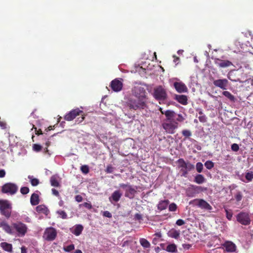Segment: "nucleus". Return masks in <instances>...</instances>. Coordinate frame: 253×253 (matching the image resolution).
<instances>
[{
    "mask_svg": "<svg viewBox=\"0 0 253 253\" xmlns=\"http://www.w3.org/2000/svg\"><path fill=\"white\" fill-rule=\"evenodd\" d=\"M29 178L30 179V182L32 186H37L40 182L38 179L36 178H31L29 176Z\"/></svg>",
    "mask_w": 253,
    "mask_h": 253,
    "instance_id": "nucleus-38",
    "label": "nucleus"
},
{
    "mask_svg": "<svg viewBox=\"0 0 253 253\" xmlns=\"http://www.w3.org/2000/svg\"><path fill=\"white\" fill-rule=\"evenodd\" d=\"M196 170L198 172H202L203 169V165L201 162H198L197 163L196 166Z\"/></svg>",
    "mask_w": 253,
    "mask_h": 253,
    "instance_id": "nucleus-42",
    "label": "nucleus"
},
{
    "mask_svg": "<svg viewBox=\"0 0 253 253\" xmlns=\"http://www.w3.org/2000/svg\"><path fill=\"white\" fill-rule=\"evenodd\" d=\"M173 57L174 58L173 61L175 63H176L177 61H178L179 60V57H177L175 55H173Z\"/></svg>",
    "mask_w": 253,
    "mask_h": 253,
    "instance_id": "nucleus-63",
    "label": "nucleus"
},
{
    "mask_svg": "<svg viewBox=\"0 0 253 253\" xmlns=\"http://www.w3.org/2000/svg\"><path fill=\"white\" fill-rule=\"evenodd\" d=\"M136 192L135 189L133 188L131 185H130L129 187L126 190L125 196L130 198H133Z\"/></svg>",
    "mask_w": 253,
    "mask_h": 253,
    "instance_id": "nucleus-24",
    "label": "nucleus"
},
{
    "mask_svg": "<svg viewBox=\"0 0 253 253\" xmlns=\"http://www.w3.org/2000/svg\"><path fill=\"white\" fill-rule=\"evenodd\" d=\"M135 218L138 220H140L142 219V216L139 213H136L135 214Z\"/></svg>",
    "mask_w": 253,
    "mask_h": 253,
    "instance_id": "nucleus-61",
    "label": "nucleus"
},
{
    "mask_svg": "<svg viewBox=\"0 0 253 253\" xmlns=\"http://www.w3.org/2000/svg\"><path fill=\"white\" fill-rule=\"evenodd\" d=\"M169 200L161 201L158 205V209L160 211L165 210L169 204Z\"/></svg>",
    "mask_w": 253,
    "mask_h": 253,
    "instance_id": "nucleus-27",
    "label": "nucleus"
},
{
    "mask_svg": "<svg viewBox=\"0 0 253 253\" xmlns=\"http://www.w3.org/2000/svg\"><path fill=\"white\" fill-rule=\"evenodd\" d=\"M132 94L136 98L147 99V93L144 87L136 85L132 89Z\"/></svg>",
    "mask_w": 253,
    "mask_h": 253,
    "instance_id": "nucleus-8",
    "label": "nucleus"
},
{
    "mask_svg": "<svg viewBox=\"0 0 253 253\" xmlns=\"http://www.w3.org/2000/svg\"><path fill=\"white\" fill-rule=\"evenodd\" d=\"M235 198L237 202H240L242 200L243 198V195L241 192H238L235 195Z\"/></svg>",
    "mask_w": 253,
    "mask_h": 253,
    "instance_id": "nucleus-44",
    "label": "nucleus"
},
{
    "mask_svg": "<svg viewBox=\"0 0 253 253\" xmlns=\"http://www.w3.org/2000/svg\"><path fill=\"white\" fill-rule=\"evenodd\" d=\"M35 129V131H36V135H40V134H42V131L41 129H39L38 130H37V127L35 126L34 125H33V128L32 129Z\"/></svg>",
    "mask_w": 253,
    "mask_h": 253,
    "instance_id": "nucleus-53",
    "label": "nucleus"
},
{
    "mask_svg": "<svg viewBox=\"0 0 253 253\" xmlns=\"http://www.w3.org/2000/svg\"><path fill=\"white\" fill-rule=\"evenodd\" d=\"M214 166V164L211 161H207V169H211Z\"/></svg>",
    "mask_w": 253,
    "mask_h": 253,
    "instance_id": "nucleus-48",
    "label": "nucleus"
},
{
    "mask_svg": "<svg viewBox=\"0 0 253 253\" xmlns=\"http://www.w3.org/2000/svg\"><path fill=\"white\" fill-rule=\"evenodd\" d=\"M0 213L9 218L11 213V205L7 200H0Z\"/></svg>",
    "mask_w": 253,
    "mask_h": 253,
    "instance_id": "nucleus-7",
    "label": "nucleus"
},
{
    "mask_svg": "<svg viewBox=\"0 0 253 253\" xmlns=\"http://www.w3.org/2000/svg\"><path fill=\"white\" fill-rule=\"evenodd\" d=\"M199 227L201 230H206V226L204 224V223L201 221H199Z\"/></svg>",
    "mask_w": 253,
    "mask_h": 253,
    "instance_id": "nucleus-51",
    "label": "nucleus"
},
{
    "mask_svg": "<svg viewBox=\"0 0 253 253\" xmlns=\"http://www.w3.org/2000/svg\"><path fill=\"white\" fill-rule=\"evenodd\" d=\"M232 65V62L228 60H221L220 62L219 63V66L222 68L229 67Z\"/></svg>",
    "mask_w": 253,
    "mask_h": 253,
    "instance_id": "nucleus-31",
    "label": "nucleus"
},
{
    "mask_svg": "<svg viewBox=\"0 0 253 253\" xmlns=\"http://www.w3.org/2000/svg\"><path fill=\"white\" fill-rule=\"evenodd\" d=\"M103 215L105 217H107L108 218H111L112 216L111 213H110L109 211H104L103 212Z\"/></svg>",
    "mask_w": 253,
    "mask_h": 253,
    "instance_id": "nucleus-50",
    "label": "nucleus"
},
{
    "mask_svg": "<svg viewBox=\"0 0 253 253\" xmlns=\"http://www.w3.org/2000/svg\"><path fill=\"white\" fill-rule=\"evenodd\" d=\"M6 174L5 171L4 169H0V178H3Z\"/></svg>",
    "mask_w": 253,
    "mask_h": 253,
    "instance_id": "nucleus-58",
    "label": "nucleus"
},
{
    "mask_svg": "<svg viewBox=\"0 0 253 253\" xmlns=\"http://www.w3.org/2000/svg\"><path fill=\"white\" fill-rule=\"evenodd\" d=\"M194 205L201 208H206V201L202 199H196L194 200Z\"/></svg>",
    "mask_w": 253,
    "mask_h": 253,
    "instance_id": "nucleus-28",
    "label": "nucleus"
},
{
    "mask_svg": "<svg viewBox=\"0 0 253 253\" xmlns=\"http://www.w3.org/2000/svg\"><path fill=\"white\" fill-rule=\"evenodd\" d=\"M18 190V186L14 183H6L1 187V192L10 195L15 194Z\"/></svg>",
    "mask_w": 253,
    "mask_h": 253,
    "instance_id": "nucleus-10",
    "label": "nucleus"
},
{
    "mask_svg": "<svg viewBox=\"0 0 253 253\" xmlns=\"http://www.w3.org/2000/svg\"><path fill=\"white\" fill-rule=\"evenodd\" d=\"M33 148L34 151L39 152L42 150V147L40 144H35L33 145Z\"/></svg>",
    "mask_w": 253,
    "mask_h": 253,
    "instance_id": "nucleus-46",
    "label": "nucleus"
},
{
    "mask_svg": "<svg viewBox=\"0 0 253 253\" xmlns=\"http://www.w3.org/2000/svg\"><path fill=\"white\" fill-rule=\"evenodd\" d=\"M159 110L162 114H164L165 115L166 118L168 120H170L173 117H175L176 116V113L172 110H168L167 111H164L161 107H160Z\"/></svg>",
    "mask_w": 253,
    "mask_h": 253,
    "instance_id": "nucleus-16",
    "label": "nucleus"
},
{
    "mask_svg": "<svg viewBox=\"0 0 253 253\" xmlns=\"http://www.w3.org/2000/svg\"><path fill=\"white\" fill-rule=\"evenodd\" d=\"M178 167L180 169V171L181 172V175L184 177H187L189 171L193 170L195 169V166L189 161H185L183 159L180 158L177 161Z\"/></svg>",
    "mask_w": 253,
    "mask_h": 253,
    "instance_id": "nucleus-3",
    "label": "nucleus"
},
{
    "mask_svg": "<svg viewBox=\"0 0 253 253\" xmlns=\"http://www.w3.org/2000/svg\"><path fill=\"white\" fill-rule=\"evenodd\" d=\"M182 135L186 138L190 137L192 135V133L190 130L188 129H184L181 132Z\"/></svg>",
    "mask_w": 253,
    "mask_h": 253,
    "instance_id": "nucleus-37",
    "label": "nucleus"
},
{
    "mask_svg": "<svg viewBox=\"0 0 253 253\" xmlns=\"http://www.w3.org/2000/svg\"><path fill=\"white\" fill-rule=\"evenodd\" d=\"M225 250L229 252H233L236 250L235 245L230 241H227L223 244Z\"/></svg>",
    "mask_w": 253,
    "mask_h": 253,
    "instance_id": "nucleus-19",
    "label": "nucleus"
},
{
    "mask_svg": "<svg viewBox=\"0 0 253 253\" xmlns=\"http://www.w3.org/2000/svg\"><path fill=\"white\" fill-rule=\"evenodd\" d=\"M50 184L52 186L58 187L60 186V183L58 180V177L56 175H53L50 178Z\"/></svg>",
    "mask_w": 253,
    "mask_h": 253,
    "instance_id": "nucleus-23",
    "label": "nucleus"
},
{
    "mask_svg": "<svg viewBox=\"0 0 253 253\" xmlns=\"http://www.w3.org/2000/svg\"><path fill=\"white\" fill-rule=\"evenodd\" d=\"M213 84L222 89H226L228 85V81L227 79H218L213 81Z\"/></svg>",
    "mask_w": 253,
    "mask_h": 253,
    "instance_id": "nucleus-14",
    "label": "nucleus"
},
{
    "mask_svg": "<svg viewBox=\"0 0 253 253\" xmlns=\"http://www.w3.org/2000/svg\"><path fill=\"white\" fill-rule=\"evenodd\" d=\"M114 169V167H113L111 165H109L107 166L106 169H105V172L107 173H111L113 172Z\"/></svg>",
    "mask_w": 253,
    "mask_h": 253,
    "instance_id": "nucleus-40",
    "label": "nucleus"
},
{
    "mask_svg": "<svg viewBox=\"0 0 253 253\" xmlns=\"http://www.w3.org/2000/svg\"><path fill=\"white\" fill-rule=\"evenodd\" d=\"M0 247L5 251L9 253L12 252V245L11 244L6 242H2L0 243Z\"/></svg>",
    "mask_w": 253,
    "mask_h": 253,
    "instance_id": "nucleus-26",
    "label": "nucleus"
},
{
    "mask_svg": "<svg viewBox=\"0 0 253 253\" xmlns=\"http://www.w3.org/2000/svg\"><path fill=\"white\" fill-rule=\"evenodd\" d=\"M236 220L243 225H249L251 224V219L249 214L247 212L241 211L236 215Z\"/></svg>",
    "mask_w": 253,
    "mask_h": 253,
    "instance_id": "nucleus-9",
    "label": "nucleus"
},
{
    "mask_svg": "<svg viewBox=\"0 0 253 253\" xmlns=\"http://www.w3.org/2000/svg\"><path fill=\"white\" fill-rule=\"evenodd\" d=\"M245 178L248 182L252 181L253 179V171H250L246 173Z\"/></svg>",
    "mask_w": 253,
    "mask_h": 253,
    "instance_id": "nucleus-36",
    "label": "nucleus"
},
{
    "mask_svg": "<svg viewBox=\"0 0 253 253\" xmlns=\"http://www.w3.org/2000/svg\"><path fill=\"white\" fill-rule=\"evenodd\" d=\"M56 212L62 219H65L67 218V214L65 211L59 210L57 211Z\"/></svg>",
    "mask_w": 253,
    "mask_h": 253,
    "instance_id": "nucleus-34",
    "label": "nucleus"
},
{
    "mask_svg": "<svg viewBox=\"0 0 253 253\" xmlns=\"http://www.w3.org/2000/svg\"><path fill=\"white\" fill-rule=\"evenodd\" d=\"M231 149L234 152H237L239 150V145L236 143H234L231 145Z\"/></svg>",
    "mask_w": 253,
    "mask_h": 253,
    "instance_id": "nucleus-47",
    "label": "nucleus"
},
{
    "mask_svg": "<svg viewBox=\"0 0 253 253\" xmlns=\"http://www.w3.org/2000/svg\"><path fill=\"white\" fill-rule=\"evenodd\" d=\"M130 110H143L147 107V99L140 98H129L126 102Z\"/></svg>",
    "mask_w": 253,
    "mask_h": 253,
    "instance_id": "nucleus-2",
    "label": "nucleus"
},
{
    "mask_svg": "<svg viewBox=\"0 0 253 253\" xmlns=\"http://www.w3.org/2000/svg\"><path fill=\"white\" fill-rule=\"evenodd\" d=\"M81 170L84 174H87L89 172V168L87 165L82 166L81 168Z\"/></svg>",
    "mask_w": 253,
    "mask_h": 253,
    "instance_id": "nucleus-43",
    "label": "nucleus"
},
{
    "mask_svg": "<svg viewBox=\"0 0 253 253\" xmlns=\"http://www.w3.org/2000/svg\"><path fill=\"white\" fill-rule=\"evenodd\" d=\"M75 200L78 202H81L83 201V197L81 195H78L75 196Z\"/></svg>",
    "mask_w": 253,
    "mask_h": 253,
    "instance_id": "nucleus-55",
    "label": "nucleus"
},
{
    "mask_svg": "<svg viewBox=\"0 0 253 253\" xmlns=\"http://www.w3.org/2000/svg\"><path fill=\"white\" fill-rule=\"evenodd\" d=\"M45 146L46 147H45V152H48V149H47V148L50 145V142L47 140L46 142H45Z\"/></svg>",
    "mask_w": 253,
    "mask_h": 253,
    "instance_id": "nucleus-59",
    "label": "nucleus"
},
{
    "mask_svg": "<svg viewBox=\"0 0 253 253\" xmlns=\"http://www.w3.org/2000/svg\"><path fill=\"white\" fill-rule=\"evenodd\" d=\"M184 120L185 118L182 114H176L175 117H173L170 120L166 118L162 124V126L167 133L173 134L178 127V122L182 123Z\"/></svg>",
    "mask_w": 253,
    "mask_h": 253,
    "instance_id": "nucleus-1",
    "label": "nucleus"
},
{
    "mask_svg": "<svg viewBox=\"0 0 253 253\" xmlns=\"http://www.w3.org/2000/svg\"><path fill=\"white\" fill-rule=\"evenodd\" d=\"M182 246H183V247L184 248V249H190V248L191 246L189 244H183Z\"/></svg>",
    "mask_w": 253,
    "mask_h": 253,
    "instance_id": "nucleus-62",
    "label": "nucleus"
},
{
    "mask_svg": "<svg viewBox=\"0 0 253 253\" xmlns=\"http://www.w3.org/2000/svg\"><path fill=\"white\" fill-rule=\"evenodd\" d=\"M225 211L226 212V216L228 220H231L233 215V212L232 210L225 209Z\"/></svg>",
    "mask_w": 253,
    "mask_h": 253,
    "instance_id": "nucleus-35",
    "label": "nucleus"
},
{
    "mask_svg": "<svg viewBox=\"0 0 253 253\" xmlns=\"http://www.w3.org/2000/svg\"><path fill=\"white\" fill-rule=\"evenodd\" d=\"M207 211H209L210 212H214V211L212 210V208L207 203L206 206Z\"/></svg>",
    "mask_w": 253,
    "mask_h": 253,
    "instance_id": "nucleus-57",
    "label": "nucleus"
},
{
    "mask_svg": "<svg viewBox=\"0 0 253 253\" xmlns=\"http://www.w3.org/2000/svg\"><path fill=\"white\" fill-rule=\"evenodd\" d=\"M57 236V231L55 228L50 227L46 228L43 237L48 241H52L55 240Z\"/></svg>",
    "mask_w": 253,
    "mask_h": 253,
    "instance_id": "nucleus-11",
    "label": "nucleus"
},
{
    "mask_svg": "<svg viewBox=\"0 0 253 253\" xmlns=\"http://www.w3.org/2000/svg\"><path fill=\"white\" fill-rule=\"evenodd\" d=\"M174 99L182 105L187 104V97L185 95H175Z\"/></svg>",
    "mask_w": 253,
    "mask_h": 253,
    "instance_id": "nucleus-21",
    "label": "nucleus"
},
{
    "mask_svg": "<svg viewBox=\"0 0 253 253\" xmlns=\"http://www.w3.org/2000/svg\"><path fill=\"white\" fill-rule=\"evenodd\" d=\"M177 208V205L175 203H173L169 205V210L170 211H176Z\"/></svg>",
    "mask_w": 253,
    "mask_h": 253,
    "instance_id": "nucleus-41",
    "label": "nucleus"
},
{
    "mask_svg": "<svg viewBox=\"0 0 253 253\" xmlns=\"http://www.w3.org/2000/svg\"><path fill=\"white\" fill-rule=\"evenodd\" d=\"M166 251L169 253H175L177 251L176 246L174 244H169L167 247Z\"/></svg>",
    "mask_w": 253,
    "mask_h": 253,
    "instance_id": "nucleus-30",
    "label": "nucleus"
},
{
    "mask_svg": "<svg viewBox=\"0 0 253 253\" xmlns=\"http://www.w3.org/2000/svg\"><path fill=\"white\" fill-rule=\"evenodd\" d=\"M27 248L25 246H22L21 248V253H27Z\"/></svg>",
    "mask_w": 253,
    "mask_h": 253,
    "instance_id": "nucleus-60",
    "label": "nucleus"
},
{
    "mask_svg": "<svg viewBox=\"0 0 253 253\" xmlns=\"http://www.w3.org/2000/svg\"><path fill=\"white\" fill-rule=\"evenodd\" d=\"M110 86L113 91L118 92L122 89L123 83L121 81L116 79L111 82Z\"/></svg>",
    "mask_w": 253,
    "mask_h": 253,
    "instance_id": "nucleus-12",
    "label": "nucleus"
},
{
    "mask_svg": "<svg viewBox=\"0 0 253 253\" xmlns=\"http://www.w3.org/2000/svg\"><path fill=\"white\" fill-rule=\"evenodd\" d=\"M36 211L40 213H43L47 215L49 213V211L47 208L43 205H39L36 207Z\"/></svg>",
    "mask_w": 253,
    "mask_h": 253,
    "instance_id": "nucleus-20",
    "label": "nucleus"
},
{
    "mask_svg": "<svg viewBox=\"0 0 253 253\" xmlns=\"http://www.w3.org/2000/svg\"><path fill=\"white\" fill-rule=\"evenodd\" d=\"M122 196V193L120 191L116 190L112 194L109 199L111 203L113 202H117L120 200Z\"/></svg>",
    "mask_w": 253,
    "mask_h": 253,
    "instance_id": "nucleus-18",
    "label": "nucleus"
},
{
    "mask_svg": "<svg viewBox=\"0 0 253 253\" xmlns=\"http://www.w3.org/2000/svg\"><path fill=\"white\" fill-rule=\"evenodd\" d=\"M83 206L88 209H91L92 208V205L91 204L85 202L83 204Z\"/></svg>",
    "mask_w": 253,
    "mask_h": 253,
    "instance_id": "nucleus-56",
    "label": "nucleus"
},
{
    "mask_svg": "<svg viewBox=\"0 0 253 253\" xmlns=\"http://www.w3.org/2000/svg\"><path fill=\"white\" fill-rule=\"evenodd\" d=\"M204 177L201 174H198L195 177V182L198 184H201L204 182Z\"/></svg>",
    "mask_w": 253,
    "mask_h": 253,
    "instance_id": "nucleus-32",
    "label": "nucleus"
},
{
    "mask_svg": "<svg viewBox=\"0 0 253 253\" xmlns=\"http://www.w3.org/2000/svg\"><path fill=\"white\" fill-rule=\"evenodd\" d=\"M130 185L129 183L125 184V183H120L119 184V187L123 189L126 190V188H128Z\"/></svg>",
    "mask_w": 253,
    "mask_h": 253,
    "instance_id": "nucleus-49",
    "label": "nucleus"
},
{
    "mask_svg": "<svg viewBox=\"0 0 253 253\" xmlns=\"http://www.w3.org/2000/svg\"><path fill=\"white\" fill-rule=\"evenodd\" d=\"M185 223V221L183 220V219H178L176 222V224L178 225V226H181V225H184V224Z\"/></svg>",
    "mask_w": 253,
    "mask_h": 253,
    "instance_id": "nucleus-52",
    "label": "nucleus"
},
{
    "mask_svg": "<svg viewBox=\"0 0 253 253\" xmlns=\"http://www.w3.org/2000/svg\"><path fill=\"white\" fill-rule=\"evenodd\" d=\"M154 236H155L158 238H161L162 237V234L160 232L156 233L154 234Z\"/></svg>",
    "mask_w": 253,
    "mask_h": 253,
    "instance_id": "nucleus-64",
    "label": "nucleus"
},
{
    "mask_svg": "<svg viewBox=\"0 0 253 253\" xmlns=\"http://www.w3.org/2000/svg\"><path fill=\"white\" fill-rule=\"evenodd\" d=\"M29 192V189L27 187H22L20 189V192L23 195L27 194Z\"/></svg>",
    "mask_w": 253,
    "mask_h": 253,
    "instance_id": "nucleus-45",
    "label": "nucleus"
},
{
    "mask_svg": "<svg viewBox=\"0 0 253 253\" xmlns=\"http://www.w3.org/2000/svg\"><path fill=\"white\" fill-rule=\"evenodd\" d=\"M13 230L18 237H23L27 232V226L21 221H16L12 223Z\"/></svg>",
    "mask_w": 253,
    "mask_h": 253,
    "instance_id": "nucleus-4",
    "label": "nucleus"
},
{
    "mask_svg": "<svg viewBox=\"0 0 253 253\" xmlns=\"http://www.w3.org/2000/svg\"><path fill=\"white\" fill-rule=\"evenodd\" d=\"M173 86L176 91L178 93L187 92L188 91L186 85L181 82H174Z\"/></svg>",
    "mask_w": 253,
    "mask_h": 253,
    "instance_id": "nucleus-13",
    "label": "nucleus"
},
{
    "mask_svg": "<svg viewBox=\"0 0 253 253\" xmlns=\"http://www.w3.org/2000/svg\"><path fill=\"white\" fill-rule=\"evenodd\" d=\"M75 249V246L74 244H71L66 247H64L63 248V250L66 252H70L74 250Z\"/></svg>",
    "mask_w": 253,
    "mask_h": 253,
    "instance_id": "nucleus-39",
    "label": "nucleus"
},
{
    "mask_svg": "<svg viewBox=\"0 0 253 253\" xmlns=\"http://www.w3.org/2000/svg\"><path fill=\"white\" fill-rule=\"evenodd\" d=\"M168 235L170 238L178 239L180 236V231L172 228L168 232Z\"/></svg>",
    "mask_w": 253,
    "mask_h": 253,
    "instance_id": "nucleus-22",
    "label": "nucleus"
},
{
    "mask_svg": "<svg viewBox=\"0 0 253 253\" xmlns=\"http://www.w3.org/2000/svg\"><path fill=\"white\" fill-rule=\"evenodd\" d=\"M0 227L7 233L10 235H13L14 231L13 230L12 225L10 226L5 221L0 222Z\"/></svg>",
    "mask_w": 253,
    "mask_h": 253,
    "instance_id": "nucleus-15",
    "label": "nucleus"
},
{
    "mask_svg": "<svg viewBox=\"0 0 253 253\" xmlns=\"http://www.w3.org/2000/svg\"><path fill=\"white\" fill-rule=\"evenodd\" d=\"M81 115V117L78 118L77 121L79 123L82 122L84 119V117L83 115V111L80 110L79 108L73 109L67 113L64 116V119L67 121H71L73 120L77 116Z\"/></svg>",
    "mask_w": 253,
    "mask_h": 253,
    "instance_id": "nucleus-5",
    "label": "nucleus"
},
{
    "mask_svg": "<svg viewBox=\"0 0 253 253\" xmlns=\"http://www.w3.org/2000/svg\"><path fill=\"white\" fill-rule=\"evenodd\" d=\"M222 94L228 98L231 101H234L235 97L228 91H224Z\"/></svg>",
    "mask_w": 253,
    "mask_h": 253,
    "instance_id": "nucleus-33",
    "label": "nucleus"
},
{
    "mask_svg": "<svg viewBox=\"0 0 253 253\" xmlns=\"http://www.w3.org/2000/svg\"><path fill=\"white\" fill-rule=\"evenodd\" d=\"M51 192H52V194L53 195H54V196L58 197L60 196L58 191L57 190H56L55 189H54V188L52 189Z\"/></svg>",
    "mask_w": 253,
    "mask_h": 253,
    "instance_id": "nucleus-54",
    "label": "nucleus"
},
{
    "mask_svg": "<svg viewBox=\"0 0 253 253\" xmlns=\"http://www.w3.org/2000/svg\"><path fill=\"white\" fill-rule=\"evenodd\" d=\"M30 202L32 205L36 206L39 204L40 200L38 194L33 193L30 198Z\"/></svg>",
    "mask_w": 253,
    "mask_h": 253,
    "instance_id": "nucleus-25",
    "label": "nucleus"
},
{
    "mask_svg": "<svg viewBox=\"0 0 253 253\" xmlns=\"http://www.w3.org/2000/svg\"><path fill=\"white\" fill-rule=\"evenodd\" d=\"M139 242L144 248H149L150 247V243L146 239L140 238Z\"/></svg>",
    "mask_w": 253,
    "mask_h": 253,
    "instance_id": "nucleus-29",
    "label": "nucleus"
},
{
    "mask_svg": "<svg viewBox=\"0 0 253 253\" xmlns=\"http://www.w3.org/2000/svg\"><path fill=\"white\" fill-rule=\"evenodd\" d=\"M83 229L84 227L82 225L76 224L73 228H70V230L72 233L78 236L81 234Z\"/></svg>",
    "mask_w": 253,
    "mask_h": 253,
    "instance_id": "nucleus-17",
    "label": "nucleus"
},
{
    "mask_svg": "<svg viewBox=\"0 0 253 253\" xmlns=\"http://www.w3.org/2000/svg\"><path fill=\"white\" fill-rule=\"evenodd\" d=\"M154 97L159 101L166 100L168 98L166 89L162 85H159L154 89Z\"/></svg>",
    "mask_w": 253,
    "mask_h": 253,
    "instance_id": "nucleus-6",
    "label": "nucleus"
}]
</instances>
